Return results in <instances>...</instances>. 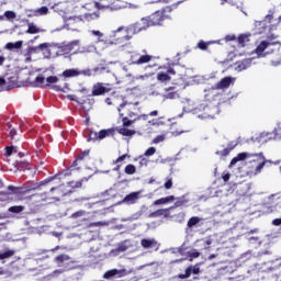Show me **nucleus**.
I'll return each mask as SVG.
<instances>
[{"label": "nucleus", "instance_id": "nucleus-1", "mask_svg": "<svg viewBox=\"0 0 281 281\" xmlns=\"http://www.w3.org/2000/svg\"><path fill=\"white\" fill-rule=\"evenodd\" d=\"M38 186L36 187H14L9 186L7 189L9 190V194H16V195H23V194H30L33 190H37Z\"/></svg>", "mask_w": 281, "mask_h": 281}, {"label": "nucleus", "instance_id": "nucleus-2", "mask_svg": "<svg viewBox=\"0 0 281 281\" xmlns=\"http://www.w3.org/2000/svg\"><path fill=\"white\" fill-rule=\"evenodd\" d=\"M111 92V85L98 82L92 87L91 95H104V93Z\"/></svg>", "mask_w": 281, "mask_h": 281}, {"label": "nucleus", "instance_id": "nucleus-3", "mask_svg": "<svg viewBox=\"0 0 281 281\" xmlns=\"http://www.w3.org/2000/svg\"><path fill=\"white\" fill-rule=\"evenodd\" d=\"M199 276V273H201V268L199 267V263H196L195 266H189L184 273H180L178 274L179 280H188V278H190V276Z\"/></svg>", "mask_w": 281, "mask_h": 281}, {"label": "nucleus", "instance_id": "nucleus-4", "mask_svg": "<svg viewBox=\"0 0 281 281\" xmlns=\"http://www.w3.org/2000/svg\"><path fill=\"white\" fill-rule=\"evenodd\" d=\"M236 82V78L233 77H224L221 81H218L213 89H217V90H225V89H229V87H232V85H234Z\"/></svg>", "mask_w": 281, "mask_h": 281}, {"label": "nucleus", "instance_id": "nucleus-5", "mask_svg": "<svg viewBox=\"0 0 281 281\" xmlns=\"http://www.w3.org/2000/svg\"><path fill=\"white\" fill-rule=\"evenodd\" d=\"M142 190L140 191H136V192H132L130 194H127L122 201L121 203H124L125 205H135V203H137V201H139V198L142 196Z\"/></svg>", "mask_w": 281, "mask_h": 281}, {"label": "nucleus", "instance_id": "nucleus-6", "mask_svg": "<svg viewBox=\"0 0 281 281\" xmlns=\"http://www.w3.org/2000/svg\"><path fill=\"white\" fill-rule=\"evenodd\" d=\"M115 276H117V278H124V276H126V269H112V270H108L104 274L103 278L104 280H111V278H115Z\"/></svg>", "mask_w": 281, "mask_h": 281}, {"label": "nucleus", "instance_id": "nucleus-7", "mask_svg": "<svg viewBox=\"0 0 281 281\" xmlns=\"http://www.w3.org/2000/svg\"><path fill=\"white\" fill-rule=\"evenodd\" d=\"M140 245L144 249H154L155 251H159V243L155 239H142Z\"/></svg>", "mask_w": 281, "mask_h": 281}, {"label": "nucleus", "instance_id": "nucleus-8", "mask_svg": "<svg viewBox=\"0 0 281 281\" xmlns=\"http://www.w3.org/2000/svg\"><path fill=\"white\" fill-rule=\"evenodd\" d=\"M79 45H80V40H74L68 44H64L59 49L64 54H70L71 52H74L75 47H78Z\"/></svg>", "mask_w": 281, "mask_h": 281}, {"label": "nucleus", "instance_id": "nucleus-9", "mask_svg": "<svg viewBox=\"0 0 281 281\" xmlns=\"http://www.w3.org/2000/svg\"><path fill=\"white\" fill-rule=\"evenodd\" d=\"M125 32L127 34H139V32H144V27L140 22H136L126 26Z\"/></svg>", "mask_w": 281, "mask_h": 281}, {"label": "nucleus", "instance_id": "nucleus-10", "mask_svg": "<svg viewBox=\"0 0 281 281\" xmlns=\"http://www.w3.org/2000/svg\"><path fill=\"white\" fill-rule=\"evenodd\" d=\"M251 58H247L235 63V69L237 71H245V69H249V67H251Z\"/></svg>", "mask_w": 281, "mask_h": 281}, {"label": "nucleus", "instance_id": "nucleus-11", "mask_svg": "<svg viewBox=\"0 0 281 281\" xmlns=\"http://www.w3.org/2000/svg\"><path fill=\"white\" fill-rule=\"evenodd\" d=\"M164 12L161 11H156L154 14L149 16V21L153 25H161V21H164Z\"/></svg>", "mask_w": 281, "mask_h": 281}, {"label": "nucleus", "instance_id": "nucleus-12", "mask_svg": "<svg viewBox=\"0 0 281 281\" xmlns=\"http://www.w3.org/2000/svg\"><path fill=\"white\" fill-rule=\"evenodd\" d=\"M166 94H162L164 100H177L179 92L175 90V87L165 88Z\"/></svg>", "mask_w": 281, "mask_h": 281}, {"label": "nucleus", "instance_id": "nucleus-13", "mask_svg": "<svg viewBox=\"0 0 281 281\" xmlns=\"http://www.w3.org/2000/svg\"><path fill=\"white\" fill-rule=\"evenodd\" d=\"M271 19H273V14L269 13L266 15L265 20L255 21V27H257V30H266L267 24L271 23Z\"/></svg>", "mask_w": 281, "mask_h": 281}, {"label": "nucleus", "instance_id": "nucleus-14", "mask_svg": "<svg viewBox=\"0 0 281 281\" xmlns=\"http://www.w3.org/2000/svg\"><path fill=\"white\" fill-rule=\"evenodd\" d=\"M104 69H106L105 67H95L93 69H85V70H80V76H98V74H102V71H104Z\"/></svg>", "mask_w": 281, "mask_h": 281}, {"label": "nucleus", "instance_id": "nucleus-15", "mask_svg": "<svg viewBox=\"0 0 281 281\" xmlns=\"http://www.w3.org/2000/svg\"><path fill=\"white\" fill-rule=\"evenodd\" d=\"M132 65H146L153 60V56L150 55H140L138 58L132 57Z\"/></svg>", "mask_w": 281, "mask_h": 281}, {"label": "nucleus", "instance_id": "nucleus-16", "mask_svg": "<svg viewBox=\"0 0 281 281\" xmlns=\"http://www.w3.org/2000/svg\"><path fill=\"white\" fill-rule=\"evenodd\" d=\"M159 216H165V218H168L170 216V209H159L149 214V218H159Z\"/></svg>", "mask_w": 281, "mask_h": 281}, {"label": "nucleus", "instance_id": "nucleus-17", "mask_svg": "<svg viewBox=\"0 0 281 281\" xmlns=\"http://www.w3.org/2000/svg\"><path fill=\"white\" fill-rule=\"evenodd\" d=\"M94 52H98V47L95 45L90 44L82 47H79L75 54H93Z\"/></svg>", "mask_w": 281, "mask_h": 281}, {"label": "nucleus", "instance_id": "nucleus-18", "mask_svg": "<svg viewBox=\"0 0 281 281\" xmlns=\"http://www.w3.org/2000/svg\"><path fill=\"white\" fill-rule=\"evenodd\" d=\"M271 45H281V43L279 41L277 42H267V41H262L256 48V54H262V52H265V49H267V47L271 46Z\"/></svg>", "mask_w": 281, "mask_h": 281}, {"label": "nucleus", "instance_id": "nucleus-19", "mask_svg": "<svg viewBox=\"0 0 281 281\" xmlns=\"http://www.w3.org/2000/svg\"><path fill=\"white\" fill-rule=\"evenodd\" d=\"M90 34H92V36L98 37L97 43H104V45H113V42H109V40L104 38V33L100 31L92 30L90 31Z\"/></svg>", "mask_w": 281, "mask_h": 281}, {"label": "nucleus", "instance_id": "nucleus-20", "mask_svg": "<svg viewBox=\"0 0 281 281\" xmlns=\"http://www.w3.org/2000/svg\"><path fill=\"white\" fill-rule=\"evenodd\" d=\"M128 250V246L126 241L120 243L116 248L110 251L111 256H120V254H124V251Z\"/></svg>", "mask_w": 281, "mask_h": 281}, {"label": "nucleus", "instance_id": "nucleus-21", "mask_svg": "<svg viewBox=\"0 0 281 281\" xmlns=\"http://www.w3.org/2000/svg\"><path fill=\"white\" fill-rule=\"evenodd\" d=\"M198 111H205L204 114H199L198 117L200 120H207V117H212V114H210V108L205 104H200L198 108H195V113H198Z\"/></svg>", "mask_w": 281, "mask_h": 281}, {"label": "nucleus", "instance_id": "nucleus-22", "mask_svg": "<svg viewBox=\"0 0 281 281\" xmlns=\"http://www.w3.org/2000/svg\"><path fill=\"white\" fill-rule=\"evenodd\" d=\"M27 30L25 31V34H41V32H45V30H42L41 27L36 26L34 22L27 23Z\"/></svg>", "mask_w": 281, "mask_h": 281}, {"label": "nucleus", "instance_id": "nucleus-23", "mask_svg": "<svg viewBox=\"0 0 281 281\" xmlns=\"http://www.w3.org/2000/svg\"><path fill=\"white\" fill-rule=\"evenodd\" d=\"M247 157H249V154H247V153L238 154L235 158H233L231 160L229 168H233V166H236V164H238V161H245V159H247Z\"/></svg>", "mask_w": 281, "mask_h": 281}, {"label": "nucleus", "instance_id": "nucleus-24", "mask_svg": "<svg viewBox=\"0 0 281 281\" xmlns=\"http://www.w3.org/2000/svg\"><path fill=\"white\" fill-rule=\"evenodd\" d=\"M23 47V41L18 42H9L5 44L4 49H9V52H12L13 49H21Z\"/></svg>", "mask_w": 281, "mask_h": 281}, {"label": "nucleus", "instance_id": "nucleus-25", "mask_svg": "<svg viewBox=\"0 0 281 281\" xmlns=\"http://www.w3.org/2000/svg\"><path fill=\"white\" fill-rule=\"evenodd\" d=\"M63 76L64 78H76L78 76H80V70L79 69H66L64 72H63Z\"/></svg>", "mask_w": 281, "mask_h": 281}, {"label": "nucleus", "instance_id": "nucleus-26", "mask_svg": "<svg viewBox=\"0 0 281 281\" xmlns=\"http://www.w3.org/2000/svg\"><path fill=\"white\" fill-rule=\"evenodd\" d=\"M259 157H261L262 161L256 167L255 169V175H260V172H262V168H265V165L267 164V158H265V155H262V153L258 154Z\"/></svg>", "mask_w": 281, "mask_h": 281}, {"label": "nucleus", "instance_id": "nucleus-27", "mask_svg": "<svg viewBox=\"0 0 281 281\" xmlns=\"http://www.w3.org/2000/svg\"><path fill=\"white\" fill-rule=\"evenodd\" d=\"M202 221H203V218H201L199 216H193V217L189 218V221L187 223V227H189V229H192V227H196V225H199V223Z\"/></svg>", "mask_w": 281, "mask_h": 281}, {"label": "nucleus", "instance_id": "nucleus-28", "mask_svg": "<svg viewBox=\"0 0 281 281\" xmlns=\"http://www.w3.org/2000/svg\"><path fill=\"white\" fill-rule=\"evenodd\" d=\"M249 36H251V35L250 34L239 35L237 38L238 45H240V47H245V45H247V43H249Z\"/></svg>", "mask_w": 281, "mask_h": 281}, {"label": "nucleus", "instance_id": "nucleus-29", "mask_svg": "<svg viewBox=\"0 0 281 281\" xmlns=\"http://www.w3.org/2000/svg\"><path fill=\"white\" fill-rule=\"evenodd\" d=\"M157 80L158 82H170L172 78L170 77V75H168V72H158Z\"/></svg>", "mask_w": 281, "mask_h": 281}, {"label": "nucleus", "instance_id": "nucleus-30", "mask_svg": "<svg viewBox=\"0 0 281 281\" xmlns=\"http://www.w3.org/2000/svg\"><path fill=\"white\" fill-rule=\"evenodd\" d=\"M49 13V8L41 7L33 11L34 16H45V14Z\"/></svg>", "mask_w": 281, "mask_h": 281}, {"label": "nucleus", "instance_id": "nucleus-31", "mask_svg": "<svg viewBox=\"0 0 281 281\" xmlns=\"http://www.w3.org/2000/svg\"><path fill=\"white\" fill-rule=\"evenodd\" d=\"M31 87H45V77L38 76L31 82Z\"/></svg>", "mask_w": 281, "mask_h": 281}, {"label": "nucleus", "instance_id": "nucleus-32", "mask_svg": "<svg viewBox=\"0 0 281 281\" xmlns=\"http://www.w3.org/2000/svg\"><path fill=\"white\" fill-rule=\"evenodd\" d=\"M120 135H123L124 137H133L135 135V131L128 130L126 127L119 128Z\"/></svg>", "mask_w": 281, "mask_h": 281}, {"label": "nucleus", "instance_id": "nucleus-33", "mask_svg": "<svg viewBox=\"0 0 281 281\" xmlns=\"http://www.w3.org/2000/svg\"><path fill=\"white\" fill-rule=\"evenodd\" d=\"M15 251L14 250H4L0 251V260H8V258H12L14 256Z\"/></svg>", "mask_w": 281, "mask_h": 281}, {"label": "nucleus", "instance_id": "nucleus-34", "mask_svg": "<svg viewBox=\"0 0 281 281\" xmlns=\"http://www.w3.org/2000/svg\"><path fill=\"white\" fill-rule=\"evenodd\" d=\"M139 23H140V26L143 27V30H148V27H153L150 18H142Z\"/></svg>", "mask_w": 281, "mask_h": 281}, {"label": "nucleus", "instance_id": "nucleus-35", "mask_svg": "<svg viewBox=\"0 0 281 281\" xmlns=\"http://www.w3.org/2000/svg\"><path fill=\"white\" fill-rule=\"evenodd\" d=\"M87 181H89L88 178H82V179L79 180V181H70V182H68V186H69L70 188H82V183H85V182H87Z\"/></svg>", "mask_w": 281, "mask_h": 281}, {"label": "nucleus", "instance_id": "nucleus-36", "mask_svg": "<svg viewBox=\"0 0 281 281\" xmlns=\"http://www.w3.org/2000/svg\"><path fill=\"white\" fill-rule=\"evenodd\" d=\"M186 203H188V200L184 196L179 198L175 202L173 206L169 207V210H175V207H181L182 205H186Z\"/></svg>", "mask_w": 281, "mask_h": 281}, {"label": "nucleus", "instance_id": "nucleus-37", "mask_svg": "<svg viewBox=\"0 0 281 281\" xmlns=\"http://www.w3.org/2000/svg\"><path fill=\"white\" fill-rule=\"evenodd\" d=\"M237 144H234L225 149H223L222 151H217L216 155H222V157H227V155H229V153H232V150H234V148H236Z\"/></svg>", "mask_w": 281, "mask_h": 281}, {"label": "nucleus", "instance_id": "nucleus-38", "mask_svg": "<svg viewBox=\"0 0 281 281\" xmlns=\"http://www.w3.org/2000/svg\"><path fill=\"white\" fill-rule=\"evenodd\" d=\"M23 210H25V206L15 205V206L9 207L8 212H11L12 214H21V212H23Z\"/></svg>", "mask_w": 281, "mask_h": 281}, {"label": "nucleus", "instance_id": "nucleus-39", "mask_svg": "<svg viewBox=\"0 0 281 281\" xmlns=\"http://www.w3.org/2000/svg\"><path fill=\"white\" fill-rule=\"evenodd\" d=\"M113 135V130H101L99 132V139H104L105 137H109Z\"/></svg>", "mask_w": 281, "mask_h": 281}, {"label": "nucleus", "instance_id": "nucleus-40", "mask_svg": "<svg viewBox=\"0 0 281 281\" xmlns=\"http://www.w3.org/2000/svg\"><path fill=\"white\" fill-rule=\"evenodd\" d=\"M125 175H135L137 172V168L135 165H127L124 169Z\"/></svg>", "mask_w": 281, "mask_h": 281}, {"label": "nucleus", "instance_id": "nucleus-41", "mask_svg": "<svg viewBox=\"0 0 281 281\" xmlns=\"http://www.w3.org/2000/svg\"><path fill=\"white\" fill-rule=\"evenodd\" d=\"M85 19H87V21H94V19H100V12L86 13Z\"/></svg>", "mask_w": 281, "mask_h": 281}, {"label": "nucleus", "instance_id": "nucleus-42", "mask_svg": "<svg viewBox=\"0 0 281 281\" xmlns=\"http://www.w3.org/2000/svg\"><path fill=\"white\" fill-rule=\"evenodd\" d=\"M66 260H71V257L68 255H59L55 258V262H58L59 265H63V262H66Z\"/></svg>", "mask_w": 281, "mask_h": 281}, {"label": "nucleus", "instance_id": "nucleus-43", "mask_svg": "<svg viewBox=\"0 0 281 281\" xmlns=\"http://www.w3.org/2000/svg\"><path fill=\"white\" fill-rule=\"evenodd\" d=\"M82 216H87V211L80 210L70 215V218H80Z\"/></svg>", "mask_w": 281, "mask_h": 281}, {"label": "nucleus", "instance_id": "nucleus-44", "mask_svg": "<svg viewBox=\"0 0 281 281\" xmlns=\"http://www.w3.org/2000/svg\"><path fill=\"white\" fill-rule=\"evenodd\" d=\"M97 139H100L99 132L91 131L89 134L88 142H97Z\"/></svg>", "mask_w": 281, "mask_h": 281}, {"label": "nucleus", "instance_id": "nucleus-45", "mask_svg": "<svg viewBox=\"0 0 281 281\" xmlns=\"http://www.w3.org/2000/svg\"><path fill=\"white\" fill-rule=\"evenodd\" d=\"M46 87H49V85H56V82H58V77L56 76H50L46 78Z\"/></svg>", "mask_w": 281, "mask_h": 281}, {"label": "nucleus", "instance_id": "nucleus-46", "mask_svg": "<svg viewBox=\"0 0 281 281\" xmlns=\"http://www.w3.org/2000/svg\"><path fill=\"white\" fill-rule=\"evenodd\" d=\"M106 225H109V222H92L89 227H104Z\"/></svg>", "mask_w": 281, "mask_h": 281}, {"label": "nucleus", "instance_id": "nucleus-47", "mask_svg": "<svg viewBox=\"0 0 281 281\" xmlns=\"http://www.w3.org/2000/svg\"><path fill=\"white\" fill-rule=\"evenodd\" d=\"M7 126H8V131L11 139H14V137H16V130L12 128V125L10 123Z\"/></svg>", "mask_w": 281, "mask_h": 281}, {"label": "nucleus", "instance_id": "nucleus-48", "mask_svg": "<svg viewBox=\"0 0 281 281\" xmlns=\"http://www.w3.org/2000/svg\"><path fill=\"white\" fill-rule=\"evenodd\" d=\"M188 256L189 258H191L190 260H192V258H199V256H201V252H199L196 249H192L188 252Z\"/></svg>", "mask_w": 281, "mask_h": 281}, {"label": "nucleus", "instance_id": "nucleus-49", "mask_svg": "<svg viewBox=\"0 0 281 281\" xmlns=\"http://www.w3.org/2000/svg\"><path fill=\"white\" fill-rule=\"evenodd\" d=\"M4 16L5 19H9V20L16 19V13L14 11H5Z\"/></svg>", "mask_w": 281, "mask_h": 281}, {"label": "nucleus", "instance_id": "nucleus-50", "mask_svg": "<svg viewBox=\"0 0 281 281\" xmlns=\"http://www.w3.org/2000/svg\"><path fill=\"white\" fill-rule=\"evenodd\" d=\"M155 153H157V149L155 147H149L146 151H145V157H153V155H155Z\"/></svg>", "mask_w": 281, "mask_h": 281}, {"label": "nucleus", "instance_id": "nucleus-51", "mask_svg": "<svg viewBox=\"0 0 281 281\" xmlns=\"http://www.w3.org/2000/svg\"><path fill=\"white\" fill-rule=\"evenodd\" d=\"M166 203H168V199L161 198V199L156 200V201L154 202V205H164V204H166Z\"/></svg>", "mask_w": 281, "mask_h": 281}, {"label": "nucleus", "instance_id": "nucleus-52", "mask_svg": "<svg viewBox=\"0 0 281 281\" xmlns=\"http://www.w3.org/2000/svg\"><path fill=\"white\" fill-rule=\"evenodd\" d=\"M85 157H89V150L82 151V153L77 157V161H82V159H85Z\"/></svg>", "mask_w": 281, "mask_h": 281}, {"label": "nucleus", "instance_id": "nucleus-53", "mask_svg": "<svg viewBox=\"0 0 281 281\" xmlns=\"http://www.w3.org/2000/svg\"><path fill=\"white\" fill-rule=\"evenodd\" d=\"M38 52V46H31L27 48V54H37Z\"/></svg>", "mask_w": 281, "mask_h": 281}, {"label": "nucleus", "instance_id": "nucleus-54", "mask_svg": "<svg viewBox=\"0 0 281 281\" xmlns=\"http://www.w3.org/2000/svg\"><path fill=\"white\" fill-rule=\"evenodd\" d=\"M136 119L134 120H128V117H123V126H131L135 122Z\"/></svg>", "mask_w": 281, "mask_h": 281}, {"label": "nucleus", "instance_id": "nucleus-55", "mask_svg": "<svg viewBox=\"0 0 281 281\" xmlns=\"http://www.w3.org/2000/svg\"><path fill=\"white\" fill-rule=\"evenodd\" d=\"M8 157H10L13 153H16V147L10 146L5 148Z\"/></svg>", "mask_w": 281, "mask_h": 281}, {"label": "nucleus", "instance_id": "nucleus-56", "mask_svg": "<svg viewBox=\"0 0 281 281\" xmlns=\"http://www.w3.org/2000/svg\"><path fill=\"white\" fill-rule=\"evenodd\" d=\"M198 47H199V49L205 50V49H207V43L200 41L198 43Z\"/></svg>", "mask_w": 281, "mask_h": 281}, {"label": "nucleus", "instance_id": "nucleus-57", "mask_svg": "<svg viewBox=\"0 0 281 281\" xmlns=\"http://www.w3.org/2000/svg\"><path fill=\"white\" fill-rule=\"evenodd\" d=\"M126 157H128V155L124 154L122 156H120L116 160L113 161V164H122V161H124V159H126Z\"/></svg>", "mask_w": 281, "mask_h": 281}, {"label": "nucleus", "instance_id": "nucleus-58", "mask_svg": "<svg viewBox=\"0 0 281 281\" xmlns=\"http://www.w3.org/2000/svg\"><path fill=\"white\" fill-rule=\"evenodd\" d=\"M34 196H37L41 201H47V192L35 194Z\"/></svg>", "mask_w": 281, "mask_h": 281}, {"label": "nucleus", "instance_id": "nucleus-59", "mask_svg": "<svg viewBox=\"0 0 281 281\" xmlns=\"http://www.w3.org/2000/svg\"><path fill=\"white\" fill-rule=\"evenodd\" d=\"M5 79L0 77V91H5Z\"/></svg>", "mask_w": 281, "mask_h": 281}, {"label": "nucleus", "instance_id": "nucleus-60", "mask_svg": "<svg viewBox=\"0 0 281 281\" xmlns=\"http://www.w3.org/2000/svg\"><path fill=\"white\" fill-rule=\"evenodd\" d=\"M67 98L68 100H71V102H78V104H80V101H78V97H76V94H68Z\"/></svg>", "mask_w": 281, "mask_h": 281}, {"label": "nucleus", "instance_id": "nucleus-61", "mask_svg": "<svg viewBox=\"0 0 281 281\" xmlns=\"http://www.w3.org/2000/svg\"><path fill=\"white\" fill-rule=\"evenodd\" d=\"M164 139H166V137L159 135V136H157L156 138H154L153 142H154V144H160V142H164Z\"/></svg>", "mask_w": 281, "mask_h": 281}, {"label": "nucleus", "instance_id": "nucleus-62", "mask_svg": "<svg viewBox=\"0 0 281 281\" xmlns=\"http://www.w3.org/2000/svg\"><path fill=\"white\" fill-rule=\"evenodd\" d=\"M165 188L166 190H170V188H172V179H169L165 182Z\"/></svg>", "mask_w": 281, "mask_h": 281}, {"label": "nucleus", "instance_id": "nucleus-63", "mask_svg": "<svg viewBox=\"0 0 281 281\" xmlns=\"http://www.w3.org/2000/svg\"><path fill=\"white\" fill-rule=\"evenodd\" d=\"M260 240V237H249L248 243H258Z\"/></svg>", "mask_w": 281, "mask_h": 281}, {"label": "nucleus", "instance_id": "nucleus-64", "mask_svg": "<svg viewBox=\"0 0 281 281\" xmlns=\"http://www.w3.org/2000/svg\"><path fill=\"white\" fill-rule=\"evenodd\" d=\"M272 225L280 226L281 225V218L273 220Z\"/></svg>", "mask_w": 281, "mask_h": 281}]
</instances>
